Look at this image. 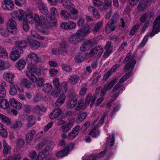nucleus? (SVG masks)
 Returning a JSON list of instances; mask_svg holds the SVG:
<instances>
[{
	"label": "nucleus",
	"mask_w": 160,
	"mask_h": 160,
	"mask_svg": "<svg viewBox=\"0 0 160 160\" xmlns=\"http://www.w3.org/2000/svg\"><path fill=\"white\" fill-rule=\"evenodd\" d=\"M127 73L124 75L120 80L119 83L116 84L113 88L110 94L111 97L115 99L117 98L125 89V87L121 84L123 83L126 80L132 76L131 72Z\"/></svg>",
	"instance_id": "f257e3e1"
},
{
	"label": "nucleus",
	"mask_w": 160,
	"mask_h": 160,
	"mask_svg": "<svg viewBox=\"0 0 160 160\" xmlns=\"http://www.w3.org/2000/svg\"><path fill=\"white\" fill-rule=\"evenodd\" d=\"M134 56L132 55V52H129L126 55L123 62L125 64L128 63L123 67V69L125 72H131L133 70L136 61L133 59Z\"/></svg>",
	"instance_id": "f03ea898"
},
{
	"label": "nucleus",
	"mask_w": 160,
	"mask_h": 160,
	"mask_svg": "<svg viewBox=\"0 0 160 160\" xmlns=\"http://www.w3.org/2000/svg\"><path fill=\"white\" fill-rule=\"evenodd\" d=\"M26 18L27 21L31 24H33L35 23L36 26H40L42 23L45 20V18L43 16H41L40 18L38 15L35 13L33 16L32 14L28 13L26 15Z\"/></svg>",
	"instance_id": "7ed1b4c3"
},
{
	"label": "nucleus",
	"mask_w": 160,
	"mask_h": 160,
	"mask_svg": "<svg viewBox=\"0 0 160 160\" xmlns=\"http://www.w3.org/2000/svg\"><path fill=\"white\" fill-rule=\"evenodd\" d=\"M63 5L65 8L68 9L72 13L71 14H69L68 18H69L72 20L76 19L77 18V17L74 14H77L78 13V11L75 8L73 4L65 2V3L63 4Z\"/></svg>",
	"instance_id": "20e7f679"
},
{
	"label": "nucleus",
	"mask_w": 160,
	"mask_h": 160,
	"mask_svg": "<svg viewBox=\"0 0 160 160\" xmlns=\"http://www.w3.org/2000/svg\"><path fill=\"white\" fill-rule=\"evenodd\" d=\"M160 31V15L156 18L154 22L152 31L149 32L147 36L148 37H152L155 34Z\"/></svg>",
	"instance_id": "39448f33"
},
{
	"label": "nucleus",
	"mask_w": 160,
	"mask_h": 160,
	"mask_svg": "<svg viewBox=\"0 0 160 160\" xmlns=\"http://www.w3.org/2000/svg\"><path fill=\"white\" fill-rule=\"evenodd\" d=\"M17 25L16 22L12 19H10L7 22L6 29L8 32L12 34H16L17 32Z\"/></svg>",
	"instance_id": "423d86ee"
},
{
	"label": "nucleus",
	"mask_w": 160,
	"mask_h": 160,
	"mask_svg": "<svg viewBox=\"0 0 160 160\" xmlns=\"http://www.w3.org/2000/svg\"><path fill=\"white\" fill-rule=\"evenodd\" d=\"M103 52V48L100 46L96 47L93 50H91L89 53L86 54L87 58L92 57L96 54L98 57H100Z\"/></svg>",
	"instance_id": "0eeeda50"
},
{
	"label": "nucleus",
	"mask_w": 160,
	"mask_h": 160,
	"mask_svg": "<svg viewBox=\"0 0 160 160\" xmlns=\"http://www.w3.org/2000/svg\"><path fill=\"white\" fill-rule=\"evenodd\" d=\"M23 52V50H18L15 48H13L10 54L11 59L13 61H15L20 58L21 54H22Z\"/></svg>",
	"instance_id": "6e6552de"
},
{
	"label": "nucleus",
	"mask_w": 160,
	"mask_h": 160,
	"mask_svg": "<svg viewBox=\"0 0 160 160\" xmlns=\"http://www.w3.org/2000/svg\"><path fill=\"white\" fill-rule=\"evenodd\" d=\"M73 148V145L72 144H69L65 147L63 150L58 152L56 154V156L58 158L63 157L67 155L70 150Z\"/></svg>",
	"instance_id": "1a4fd4ad"
},
{
	"label": "nucleus",
	"mask_w": 160,
	"mask_h": 160,
	"mask_svg": "<svg viewBox=\"0 0 160 160\" xmlns=\"http://www.w3.org/2000/svg\"><path fill=\"white\" fill-rule=\"evenodd\" d=\"M25 15V12L22 10L13 11L12 13V17L19 21L22 20Z\"/></svg>",
	"instance_id": "9d476101"
},
{
	"label": "nucleus",
	"mask_w": 160,
	"mask_h": 160,
	"mask_svg": "<svg viewBox=\"0 0 160 160\" xmlns=\"http://www.w3.org/2000/svg\"><path fill=\"white\" fill-rule=\"evenodd\" d=\"M68 39L69 42L71 44H76L80 42L82 38L79 35H78L76 33V34H74L69 36Z\"/></svg>",
	"instance_id": "9b49d317"
},
{
	"label": "nucleus",
	"mask_w": 160,
	"mask_h": 160,
	"mask_svg": "<svg viewBox=\"0 0 160 160\" xmlns=\"http://www.w3.org/2000/svg\"><path fill=\"white\" fill-rule=\"evenodd\" d=\"M2 7L3 9L11 10L14 9V5L11 0H4Z\"/></svg>",
	"instance_id": "f8f14e48"
},
{
	"label": "nucleus",
	"mask_w": 160,
	"mask_h": 160,
	"mask_svg": "<svg viewBox=\"0 0 160 160\" xmlns=\"http://www.w3.org/2000/svg\"><path fill=\"white\" fill-rule=\"evenodd\" d=\"M77 96L78 95L76 93L74 92L72 93L71 96L72 99L67 102V106L68 108H72L76 105L77 102Z\"/></svg>",
	"instance_id": "ddd939ff"
},
{
	"label": "nucleus",
	"mask_w": 160,
	"mask_h": 160,
	"mask_svg": "<svg viewBox=\"0 0 160 160\" xmlns=\"http://www.w3.org/2000/svg\"><path fill=\"white\" fill-rule=\"evenodd\" d=\"M97 95V93H95L94 94L92 97V99L91 98L92 97V95L91 94H89L88 95H87L85 99V106H88L89 105L90 101H91L90 106L91 107H92V106L94 104L95 100L98 98Z\"/></svg>",
	"instance_id": "4468645a"
},
{
	"label": "nucleus",
	"mask_w": 160,
	"mask_h": 160,
	"mask_svg": "<svg viewBox=\"0 0 160 160\" xmlns=\"http://www.w3.org/2000/svg\"><path fill=\"white\" fill-rule=\"evenodd\" d=\"M91 29L90 25L85 26L82 29L79 30L77 32V34L82 38L83 36H85L90 33Z\"/></svg>",
	"instance_id": "2eb2a0df"
},
{
	"label": "nucleus",
	"mask_w": 160,
	"mask_h": 160,
	"mask_svg": "<svg viewBox=\"0 0 160 160\" xmlns=\"http://www.w3.org/2000/svg\"><path fill=\"white\" fill-rule=\"evenodd\" d=\"M14 77V74L10 71L5 72L3 75V77L5 80L11 83H13L12 82Z\"/></svg>",
	"instance_id": "dca6fc26"
},
{
	"label": "nucleus",
	"mask_w": 160,
	"mask_h": 160,
	"mask_svg": "<svg viewBox=\"0 0 160 160\" xmlns=\"http://www.w3.org/2000/svg\"><path fill=\"white\" fill-rule=\"evenodd\" d=\"M84 100L83 98L80 99L78 101V105L76 107L75 111L73 112L74 114H77L80 112L79 111L81 110H83L85 109L87 106H85V104L84 105Z\"/></svg>",
	"instance_id": "f3484780"
},
{
	"label": "nucleus",
	"mask_w": 160,
	"mask_h": 160,
	"mask_svg": "<svg viewBox=\"0 0 160 160\" xmlns=\"http://www.w3.org/2000/svg\"><path fill=\"white\" fill-rule=\"evenodd\" d=\"M27 68L29 72L34 73L37 75H39L41 74V71L39 68H38L36 65L32 64L28 65Z\"/></svg>",
	"instance_id": "a211bd4d"
},
{
	"label": "nucleus",
	"mask_w": 160,
	"mask_h": 160,
	"mask_svg": "<svg viewBox=\"0 0 160 160\" xmlns=\"http://www.w3.org/2000/svg\"><path fill=\"white\" fill-rule=\"evenodd\" d=\"M62 112V110L59 108L54 109L49 115L50 118L52 120H53L58 117L60 115Z\"/></svg>",
	"instance_id": "6ab92c4d"
},
{
	"label": "nucleus",
	"mask_w": 160,
	"mask_h": 160,
	"mask_svg": "<svg viewBox=\"0 0 160 160\" xmlns=\"http://www.w3.org/2000/svg\"><path fill=\"white\" fill-rule=\"evenodd\" d=\"M80 128V126H76L72 130V131L69 133L68 135V138L69 139H72L75 138L78 134V131Z\"/></svg>",
	"instance_id": "aec40b11"
},
{
	"label": "nucleus",
	"mask_w": 160,
	"mask_h": 160,
	"mask_svg": "<svg viewBox=\"0 0 160 160\" xmlns=\"http://www.w3.org/2000/svg\"><path fill=\"white\" fill-rule=\"evenodd\" d=\"M9 102L11 106L19 110L22 107V105L20 102L16 100L15 98H11L9 100Z\"/></svg>",
	"instance_id": "412c9836"
},
{
	"label": "nucleus",
	"mask_w": 160,
	"mask_h": 160,
	"mask_svg": "<svg viewBox=\"0 0 160 160\" xmlns=\"http://www.w3.org/2000/svg\"><path fill=\"white\" fill-rule=\"evenodd\" d=\"M38 8L40 12L43 14L47 15L48 12L46 6L42 1L38 2Z\"/></svg>",
	"instance_id": "4be33fe9"
},
{
	"label": "nucleus",
	"mask_w": 160,
	"mask_h": 160,
	"mask_svg": "<svg viewBox=\"0 0 160 160\" xmlns=\"http://www.w3.org/2000/svg\"><path fill=\"white\" fill-rule=\"evenodd\" d=\"M15 48L18 50H23V48H26L27 43L25 40L18 41L16 42Z\"/></svg>",
	"instance_id": "5701e85b"
},
{
	"label": "nucleus",
	"mask_w": 160,
	"mask_h": 160,
	"mask_svg": "<svg viewBox=\"0 0 160 160\" xmlns=\"http://www.w3.org/2000/svg\"><path fill=\"white\" fill-rule=\"evenodd\" d=\"M46 19L50 27L56 28L57 26V23L55 17L51 16L50 15H49L46 17Z\"/></svg>",
	"instance_id": "b1692460"
},
{
	"label": "nucleus",
	"mask_w": 160,
	"mask_h": 160,
	"mask_svg": "<svg viewBox=\"0 0 160 160\" xmlns=\"http://www.w3.org/2000/svg\"><path fill=\"white\" fill-rule=\"evenodd\" d=\"M73 125V122L71 121L63 124L61 126L62 132L64 133L68 132L72 127Z\"/></svg>",
	"instance_id": "393cba45"
},
{
	"label": "nucleus",
	"mask_w": 160,
	"mask_h": 160,
	"mask_svg": "<svg viewBox=\"0 0 160 160\" xmlns=\"http://www.w3.org/2000/svg\"><path fill=\"white\" fill-rule=\"evenodd\" d=\"M66 100V97L63 93L61 94L60 96L57 99V101L55 102V105L56 106H59L62 105Z\"/></svg>",
	"instance_id": "a878e982"
},
{
	"label": "nucleus",
	"mask_w": 160,
	"mask_h": 160,
	"mask_svg": "<svg viewBox=\"0 0 160 160\" xmlns=\"http://www.w3.org/2000/svg\"><path fill=\"white\" fill-rule=\"evenodd\" d=\"M10 127L13 129H17L19 130L22 127L23 124L22 122L19 120H16L11 124H10Z\"/></svg>",
	"instance_id": "bb28decb"
},
{
	"label": "nucleus",
	"mask_w": 160,
	"mask_h": 160,
	"mask_svg": "<svg viewBox=\"0 0 160 160\" xmlns=\"http://www.w3.org/2000/svg\"><path fill=\"white\" fill-rule=\"evenodd\" d=\"M36 133L35 130H32L26 135V141L27 143H29L33 139Z\"/></svg>",
	"instance_id": "cd10ccee"
},
{
	"label": "nucleus",
	"mask_w": 160,
	"mask_h": 160,
	"mask_svg": "<svg viewBox=\"0 0 160 160\" xmlns=\"http://www.w3.org/2000/svg\"><path fill=\"white\" fill-rule=\"evenodd\" d=\"M3 155L5 156H6L8 153H10L11 152V147L8 145L5 139L3 140Z\"/></svg>",
	"instance_id": "c85d7f7f"
},
{
	"label": "nucleus",
	"mask_w": 160,
	"mask_h": 160,
	"mask_svg": "<svg viewBox=\"0 0 160 160\" xmlns=\"http://www.w3.org/2000/svg\"><path fill=\"white\" fill-rule=\"evenodd\" d=\"M28 122L26 124V126L28 128H30L33 126L36 123V121L35 118L33 115L29 116L27 119Z\"/></svg>",
	"instance_id": "c756f323"
},
{
	"label": "nucleus",
	"mask_w": 160,
	"mask_h": 160,
	"mask_svg": "<svg viewBox=\"0 0 160 160\" xmlns=\"http://www.w3.org/2000/svg\"><path fill=\"white\" fill-rule=\"evenodd\" d=\"M115 24L108 22L106 27L105 31L107 33H110L115 30Z\"/></svg>",
	"instance_id": "7c9ffc66"
},
{
	"label": "nucleus",
	"mask_w": 160,
	"mask_h": 160,
	"mask_svg": "<svg viewBox=\"0 0 160 160\" xmlns=\"http://www.w3.org/2000/svg\"><path fill=\"white\" fill-rule=\"evenodd\" d=\"M0 107L5 109L9 108V104L8 101L5 99H0Z\"/></svg>",
	"instance_id": "2f4dec72"
},
{
	"label": "nucleus",
	"mask_w": 160,
	"mask_h": 160,
	"mask_svg": "<svg viewBox=\"0 0 160 160\" xmlns=\"http://www.w3.org/2000/svg\"><path fill=\"white\" fill-rule=\"evenodd\" d=\"M105 117L106 115L105 114L102 115L101 117L98 122V119L97 118V119L93 122L92 123V125H96V127L99 128L101 125L104 123V120Z\"/></svg>",
	"instance_id": "473e14b6"
},
{
	"label": "nucleus",
	"mask_w": 160,
	"mask_h": 160,
	"mask_svg": "<svg viewBox=\"0 0 160 160\" xmlns=\"http://www.w3.org/2000/svg\"><path fill=\"white\" fill-rule=\"evenodd\" d=\"M79 79V76L77 75L74 74L70 76L68 82L71 84L74 85L78 82Z\"/></svg>",
	"instance_id": "72a5a7b5"
},
{
	"label": "nucleus",
	"mask_w": 160,
	"mask_h": 160,
	"mask_svg": "<svg viewBox=\"0 0 160 160\" xmlns=\"http://www.w3.org/2000/svg\"><path fill=\"white\" fill-rule=\"evenodd\" d=\"M94 126L88 133L89 135L92 136V138L98 137L100 134L99 131L97 129L98 128L96 127V125Z\"/></svg>",
	"instance_id": "f704fd0d"
},
{
	"label": "nucleus",
	"mask_w": 160,
	"mask_h": 160,
	"mask_svg": "<svg viewBox=\"0 0 160 160\" xmlns=\"http://www.w3.org/2000/svg\"><path fill=\"white\" fill-rule=\"evenodd\" d=\"M26 58L27 59L28 58L30 59L32 62H37L39 61V58L38 55L35 53H32L29 54Z\"/></svg>",
	"instance_id": "c9c22d12"
},
{
	"label": "nucleus",
	"mask_w": 160,
	"mask_h": 160,
	"mask_svg": "<svg viewBox=\"0 0 160 160\" xmlns=\"http://www.w3.org/2000/svg\"><path fill=\"white\" fill-rule=\"evenodd\" d=\"M102 26L103 22L102 21H99L97 22L92 29L93 34H96L101 28Z\"/></svg>",
	"instance_id": "e433bc0d"
},
{
	"label": "nucleus",
	"mask_w": 160,
	"mask_h": 160,
	"mask_svg": "<svg viewBox=\"0 0 160 160\" xmlns=\"http://www.w3.org/2000/svg\"><path fill=\"white\" fill-rule=\"evenodd\" d=\"M0 119L2 122L5 123L8 125L11 124V119L6 116L0 113Z\"/></svg>",
	"instance_id": "4c0bfd02"
},
{
	"label": "nucleus",
	"mask_w": 160,
	"mask_h": 160,
	"mask_svg": "<svg viewBox=\"0 0 160 160\" xmlns=\"http://www.w3.org/2000/svg\"><path fill=\"white\" fill-rule=\"evenodd\" d=\"M26 64V62L24 61L20 60L16 63V67L19 70H22L25 67Z\"/></svg>",
	"instance_id": "58836bf2"
},
{
	"label": "nucleus",
	"mask_w": 160,
	"mask_h": 160,
	"mask_svg": "<svg viewBox=\"0 0 160 160\" xmlns=\"http://www.w3.org/2000/svg\"><path fill=\"white\" fill-rule=\"evenodd\" d=\"M87 116V113L85 112H83L78 115L76 119L77 123H80L84 120Z\"/></svg>",
	"instance_id": "ea45409f"
},
{
	"label": "nucleus",
	"mask_w": 160,
	"mask_h": 160,
	"mask_svg": "<svg viewBox=\"0 0 160 160\" xmlns=\"http://www.w3.org/2000/svg\"><path fill=\"white\" fill-rule=\"evenodd\" d=\"M117 82V79L115 78L112 80L108 83H106L104 87L108 90H110L112 88Z\"/></svg>",
	"instance_id": "a19ab883"
},
{
	"label": "nucleus",
	"mask_w": 160,
	"mask_h": 160,
	"mask_svg": "<svg viewBox=\"0 0 160 160\" xmlns=\"http://www.w3.org/2000/svg\"><path fill=\"white\" fill-rule=\"evenodd\" d=\"M8 132L4 126L0 123V135L3 138H6L8 136Z\"/></svg>",
	"instance_id": "79ce46f5"
},
{
	"label": "nucleus",
	"mask_w": 160,
	"mask_h": 160,
	"mask_svg": "<svg viewBox=\"0 0 160 160\" xmlns=\"http://www.w3.org/2000/svg\"><path fill=\"white\" fill-rule=\"evenodd\" d=\"M140 26V24L138 23L135 25L130 31V34L132 36L137 33L139 31Z\"/></svg>",
	"instance_id": "37998d69"
},
{
	"label": "nucleus",
	"mask_w": 160,
	"mask_h": 160,
	"mask_svg": "<svg viewBox=\"0 0 160 160\" xmlns=\"http://www.w3.org/2000/svg\"><path fill=\"white\" fill-rule=\"evenodd\" d=\"M21 82L23 86L28 88H30L31 86L33 84V83L31 82L29 80L26 78L23 79Z\"/></svg>",
	"instance_id": "c03bdc74"
},
{
	"label": "nucleus",
	"mask_w": 160,
	"mask_h": 160,
	"mask_svg": "<svg viewBox=\"0 0 160 160\" xmlns=\"http://www.w3.org/2000/svg\"><path fill=\"white\" fill-rule=\"evenodd\" d=\"M106 151L105 150H104L101 152L97 155H91L90 157V158L92 160H96L97 159L100 157H103L104 155L106 153Z\"/></svg>",
	"instance_id": "a18cd8bd"
},
{
	"label": "nucleus",
	"mask_w": 160,
	"mask_h": 160,
	"mask_svg": "<svg viewBox=\"0 0 160 160\" xmlns=\"http://www.w3.org/2000/svg\"><path fill=\"white\" fill-rule=\"evenodd\" d=\"M52 88V86L50 83H45L43 86V91L45 93L49 92Z\"/></svg>",
	"instance_id": "49530a36"
},
{
	"label": "nucleus",
	"mask_w": 160,
	"mask_h": 160,
	"mask_svg": "<svg viewBox=\"0 0 160 160\" xmlns=\"http://www.w3.org/2000/svg\"><path fill=\"white\" fill-rule=\"evenodd\" d=\"M59 90L62 91V93H66L68 90L67 83L66 82H62L59 87Z\"/></svg>",
	"instance_id": "de8ad7c7"
},
{
	"label": "nucleus",
	"mask_w": 160,
	"mask_h": 160,
	"mask_svg": "<svg viewBox=\"0 0 160 160\" xmlns=\"http://www.w3.org/2000/svg\"><path fill=\"white\" fill-rule=\"evenodd\" d=\"M28 44L29 45L32 47H39L40 46V43L37 40H32L29 41Z\"/></svg>",
	"instance_id": "09e8293b"
},
{
	"label": "nucleus",
	"mask_w": 160,
	"mask_h": 160,
	"mask_svg": "<svg viewBox=\"0 0 160 160\" xmlns=\"http://www.w3.org/2000/svg\"><path fill=\"white\" fill-rule=\"evenodd\" d=\"M26 76L32 82H37V78L31 72L29 71H26Z\"/></svg>",
	"instance_id": "8fccbe9b"
},
{
	"label": "nucleus",
	"mask_w": 160,
	"mask_h": 160,
	"mask_svg": "<svg viewBox=\"0 0 160 160\" xmlns=\"http://www.w3.org/2000/svg\"><path fill=\"white\" fill-rule=\"evenodd\" d=\"M9 94L12 95H15L17 92V90L13 83L10 84Z\"/></svg>",
	"instance_id": "3c124183"
},
{
	"label": "nucleus",
	"mask_w": 160,
	"mask_h": 160,
	"mask_svg": "<svg viewBox=\"0 0 160 160\" xmlns=\"http://www.w3.org/2000/svg\"><path fill=\"white\" fill-rule=\"evenodd\" d=\"M92 3L94 6L98 9H100L103 5L102 2L99 0H93Z\"/></svg>",
	"instance_id": "603ef678"
},
{
	"label": "nucleus",
	"mask_w": 160,
	"mask_h": 160,
	"mask_svg": "<svg viewBox=\"0 0 160 160\" xmlns=\"http://www.w3.org/2000/svg\"><path fill=\"white\" fill-rule=\"evenodd\" d=\"M8 57V54L6 50L2 47H0V58H5Z\"/></svg>",
	"instance_id": "864d4df0"
},
{
	"label": "nucleus",
	"mask_w": 160,
	"mask_h": 160,
	"mask_svg": "<svg viewBox=\"0 0 160 160\" xmlns=\"http://www.w3.org/2000/svg\"><path fill=\"white\" fill-rule=\"evenodd\" d=\"M83 44L88 49L89 47H92L96 44L93 41L89 40L85 41Z\"/></svg>",
	"instance_id": "5fc2aeb1"
},
{
	"label": "nucleus",
	"mask_w": 160,
	"mask_h": 160,
	"mask_svg": "<svg viewBox=\"0 0 160 160\" xmlns=\"http://www.w3.org/2000/svg\"><path fill=\"white\" fill-rule=\"evenodd\" d=\"M0 34L4 37H8L9 35L8 32L6 31L2 26L0 25Z\"/></svg>",
	"instance_id": "6e6d98bb"
},
{
	"label": "nucleus",
	"mask_w": 160,
	"mask_h": 160,
	"mask_svg": "<svg viewBox=\"0 0 160 160\" xmlns=\"http://www.w3.org/2000/svg\"><path fill=\"white\" fill-rule=\"evenodd\" d=\"M31 35L32 37L36 38L37 39H38L40 40H43L44 39V38L40 35H38L36 33L35 31L34 30H31Z\"/></svg>",
	"instance_id": "4d7b16f0"
},
{
	"label": "nucleus",
	"mask_w": 160,
	"mask_h": 160,
	"mask_svg": "<svg viewBox=\"0 0 160 160\" xmlns=\"http://www.w3.org/2000/svg\"><path fill=\"white\" fill-rule=\"evenodd\" d=\"M21 157L20 154L11 156L9 157L4 159L3 160H20Z\"/></svg>",
	"instance_id": "13d9d810"
},
{
	"label": "nucleus",
	"mask_w": 160,
	"mask_h": 160,
	"mask_svg": "<svg viewBox=\"0 0 160 160\" xmlns=\"http://www.w3.org/2000/svg\"><path fill=\"white\" fill-rule=\"evenodd\" d=\"M85 59L84 55L81 54L77 55L75 58V60L76 62L79 63L83 61Z\"/></svg>",
	"instance_id": "bf43d9fd"
},
{
	"label": "nucleus",
	"mask_w": 160,
	"mask_h": 160,
	"mask_svg": "<svg viewBox=\"0 0 160 160\" xmlns=\"http://www.w3.org/2000/svg\"><path fill=\"white\" fill-rule=\"evenodd\" d=\"M62 69L66 72H71L72 70V68L71 67L67 64H63L61 65Z\"/></svg>",
	"instance_id": "052dcab7"
},
{
	"label": "nucleus",
	"mask_w": 160,
	"mask_h": 160,
	"mask_svg": "<svg viewBox=\"0 0 160 160\" xmlns=\"http://www.w3.org/2000/svg\"><path fill=\"white\" fill-rule=\"evenodd\" d=\"M52 53L54 54H62L64 52H65L64 50H61L60 49H53L52 50Z\"/></svg>",
	"instance_id": "680f3d73"
},
{
	"label": "nucleus",
	"mask_w": 160,
	"mask_h": 160,
	"mask_svg": "<svg viewBox=\"0 0 160 160\" xmlns=\"http://www.w3.org/2000/svg\"><path fill=\"white\" fill-rule=\"evenodd\" d=\"M50 15L51 16L55 17L56 15H58V12L57 9L54 7L51 8Z\"/></svg>",
	"instance_id": "e2e57ef3"
},
{
	"label": "nucleus",
	"mask_w": 160,
	"mask_h": 160,
	"mask_svg": "<svg viewBox=\"0 0 160 160\" xmlns=\"http://www.w3.org/2000/svg\"><path fill=\"white\" fill-rule=\"evenodd\" d=\"M6 92L4 87L0 86V98H4L6 96Z\"/></svg>",
	"instance_id": "0e129e2a"
},
{
	"label": "nucleus",
	"mask_w": 160,
	"mask_h": 160,
	"mask_svg": "<svg viewBox=\"0 0 160 160\" xmlns=\"http://www.w3.org/2000/svg\"><path fill=\"white\" fill-rule=\"evenodd\" d=\"M87 90V88L86 87H82L79 91V95L83 97L85 95Z\"/></svg>",
	"instance_id": "69168bd1"
},
{
	"label": "nucleus",
	"mask_w": 160,
	"mask_h": 160,
	"mask_svg": "<svg viewBox=\"0 0 160 160\" xmlns=\"http://www.w3.org/2000/svg\"><path fill=\"white\" fill-rule=\"evenodd\" d=\"M118 17V15L117 14H114L112 18L109 20L110 22L115 24L116 22V21Z\"/></svg>",
	"instance_id": "338daca9"
},
{
	"label": "nucleus",
	"mask_w": 160,
	"mask_h": 160,
	"mask_svg": "<svg viewBox=\"0 0 160 160\" xmlns=\"http://www.w3.org/2000/svg\"><path fill=\"white\" fill-rule=\"evenodd\" d=\"M61 15L62 18L65 19L68 18L69 16V14L64 10L61 11Z\"/></svg>",
	"instance_id": "774afa93"
}]
</instances>
